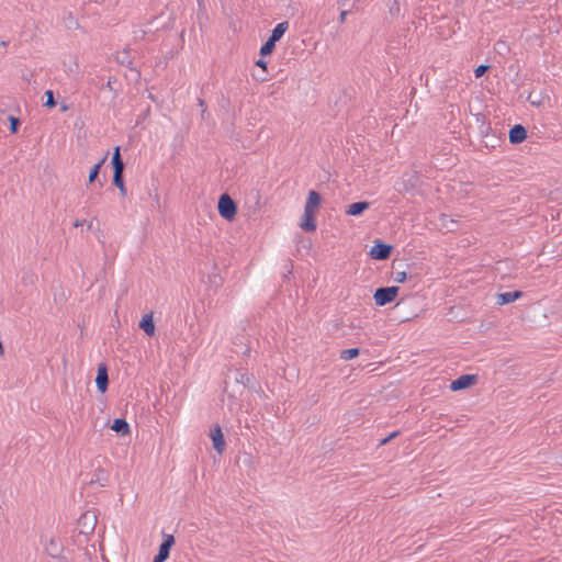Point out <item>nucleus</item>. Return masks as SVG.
Returning a JSON list of instances; mask_svg holds the SVG:
<instances>
[{
    "label": "nucleus",
    "instance_id": "obj_1",
    "mask_svg": "<svg viewBox=\"0 0 562 562\" xmlns=\"http://www.w3.org/2000/svg\"><path fill=\"white\" fill-rule=\"evenodd\" d=\"M217 210L224 220L232 222L237 215L238 206L228 193H223L218 198Z\"/></svg>",
    "mask_w": 562,
    "mask_h": 562
},
{
    "label": "nucleus",
    "instance_id": "obj_2",
    "mask_svg": "<svg viewBox=\"0 0 562 562\" xmlns=\"http://www.w3.org/2000/svg\"><path fill=\"white\" fill-rule=\"evenodd\" d=\"M400 288L396 285L378 288L373 293V300L378 306H384L395 301Z\"/></svg>",
    "mask_w": 562,
    "mask_h": 562
},
{
    "label": "nucleus",
    "instance_id": "obj_3",
    "mask_svg": "<svg viewBox=\"0 0 562 562\" xmlns=\"http://www.w3.org/2000/svg\"><path fill=\"white\" fill-rule=\"evenodd\" d=\"M235 380L237 384H241L243 389H248L260 396H265V392L254 374L237 372Z\"/></svg>",
    "mask_w": 562,
    "mask_h": 562
},
{
    "label": "nucleus",
    "instance_id": "obj_4",
    "mask_svg": "<svg viewBox=\"0 0 562 562\" xmlns=\"http://www.w3.org/2000/svg\"><path fill=\"white\" fill-rule=\"evenodd\" d=\"M393 251V246L386 243H383L380 239H376L371 247L369 255L374 260H386L391 257Z\"/></svg>",
    "mask_w": 562,
    "mask_h": 562
},
{
    "label": "nucleus",
    "instance_id": "obj_5",
    "mask_svg": "<svg viewBox=\"0 0 562 562\" xmlns=\"http://www.w3.org/2000/svg\"><path fill=\"white\" fill-rule=\"evenodd\" d=\"M210 438L212 440L213 449L222 454L226 449V441L222 430V427L218 424H215L210 429Z\"/></svg>",
    "mask_w": 562,
    "mask_h": 562
},
{
    "label": "nucleus",
    "instance_id": "obj_6",
    "mask_svg": "<svg viewBox=\"0 0 562 562\" xmlns=\"http://www.w3.org/2000/svg\"><path fill=\"white\" fill-rule=\"evenodd\" d=\"M95 384L101 393L106 392L109 387V368L104 362L98 364Z\"/></svg>",
    "mask_w": 562,
    "mask_h": 562
},
{
    "label": "nucleus",
    "instance_id": "obj_7",
    "mask_svg": "<svg viewBox=\"0 0 562 562\" xmlns=\"http://www.w3.org/2000/svg\"><path fill=\"white\" fill-rule=\"evenodd\" d=\"M476 382V374H462L456 380L451 381L450 389L452 391L465 390L473 386Z\"/></svg>",
    "mask_w": 562,
    "mask_h": 562
},
{
    "label": "nucleus",
    "instance_id": "obj_8",
    "mask_svg": "<svg viewBox=\"0 0 562 562\" xmlns=\"http://www.w3.org/2000/svg\"><path fill=\"white\" fill-rule=\"evenodd\" d=\"M528 137L527 128L521 124H515L508 132L509 143L513 145L521 144Z\"/></svg>",
    "mask_w": 562,
    "mask_h": 562
},
{
    "label": "nucleus",
    "instance_id": "obj_9",
    "mask_svg": "<svg viewBox=\"0 0 562 562\" xmlns=\"http://www.w3.org/2000/svg\"><path fill=\"white\" fill-rule=\"evenodd\" d=\"M315 214L316 213H314V212L304 210V214H303L302 221L300 223V227L304 232L312 233V232L316 231L317 225H316Z\"/></svg>",
    "mask_w": 562,
    "mask_h": 562
},
{
    "label": "nucleus",
    "instance_id": "obj_10",
    "mask_svg": "<svg viewBox=\"0 0 562 562\" xmlns=\"http://www.w3.org/2000/svg\"><path fill=\"white\" fill-rule=\"evenodd\" d=\"M45 552L50 557V558H54V559H59L61 558V553H63V550H64V547L61 546L60 541L56 538H50L46 543H45Z\"/></svg>",
    "mask_w": 562,
    "mask_h": 562
},
{
    "label": "nucleus",
    "instance_id": "obj_11",
    "mask_svg": "<svg viewBox=\"0 0 562 562\" xmlns=\"http://www.w3.org/2000/svg\"><path fill=\"white\" fill-rule=\"evenodd\" d=\"M322 195L317 191L310 190L304 210L316 213L322 204Z\"/></svg>",
    "mask_w": 562,
    "mask_h": 562
},
{
    "label": "nucleus",
    "instance_id": "obj_12",
    "mask_svg": "<svg viewBox=\"0 0 562 562\" xmlns=\"http://www.w3.org/2000/svg\"><path fill=\"white\" fill-rule=\"evenodd\" d=\"M97 522V517L94 514H89L88 512L82 514L78 520V524L82 526L81 532L89 533L94 530Z\"/></svg>",
    "mask_w": 562,
    "mask_h": 562
},
{
    "label": "nucleus",
    "instance_id": "obj_13",
    "mask_svg": "<svg viewBox=\"0 0 562 562\" xmlns=\"http://www.w3.org/2000/svg\"><path fill=\"white\" fill-rule=\"evenodd\" d=\"M139 328L149 337L155 336L156 333V326L154 322L153 313L145 314L140 322H139Z\"/></svg>",
    "mask_w": 562,
    "mask_h": 562
},
{
    "label": "nucleus",
    "instance_id": "obj_14",
    "mask_svg": "<svg viewBox=\"0 0 562 562\" xmlns=\"http://www.w3.org/2000/svg\"><path fill=\"white\" fill-rule=\"evenodd\" d=\"M524 295V293L519 290L512 291V292H504L497 294L496 303L498 305H505L515 302L516 300L520 299Z\"/></svg>",
    "mask_w": 562,
    "mask_h": 562
},
{
    "label": "nucleus",
    "instance_id": "obj_15",
    "mask_svg": "<svg viewBox=\"0 0 562 562\" xmlns=\"http://www.w3.org/2000/svg\"><path fill=\"white\" fill-rule=\"evenodd\" d=\"M111 165L113 168V173L124 172L125 164L121 156V147L120 146L114 147V150L112 154V159H111Z\"/></svg>",
    "mask_w": 562,
    "mask_h": 562
},
{
    "label": "nucleus",
    "instance_id": "obj_16",
    "mask_svg": "<svg viewBox=\"0 0 562 562\" xmlns=\"http://www.w3.org/2000/svg\"><path fill=\"white\" fill-rule=\"evenodd\" d=\"M370 207V202L359 201L349 204L346 209V214L351 216H359Z\"/></svg>",
    "mask_w": 562,
    "mask_h": 562
},
{
    "label": "nucleus",
    "instance_id": "obj_17",
    "mask_svg": "<svg viewBox=\"0 0 562 562\" xmlns=\"http://www.w3.org/2000/svg\"><path fill=\"white\" fill-rule=\"evenodd\" d=\"M109 482V473L101 465H98L93 472L90 483L106 486Z\"/></svg>",
    "mask_w": 562,
    "mask_h": 562
},
{
    "label": "nucleus",
    "instance_id": "obj_18",
    "mask_svg": "<svg viewBox=\"0 0 562 562\" xmlns=\"http://www.w3.org/2000/svg\"><path fill=\"white\" fill-rule=\"evenodd\" d=\"M111 429L121 436L128 435L131 431L130 425L124 418H115L111 425Z\"/></svg>",
    "mask_w": 562,
    "mask_h": 562
},
{
    "label": "nucleus",
    "instance_id": "obj_19",
    "mask_svg": "<svg viewBox=\"0 0 562 562\" xmlns=\"http://www.w3.org/2000/svg\"><path fill=\"white\" fill-rule=\"evenodd\" d=\"M175 537L172 535H164L162 542L159 546L158 552L162 553L167 558L170 555V550L175 546Z\"/></svg>",
    "mask_w": 562,
    "mask_h": 562
},
{
    "label": "nucleus",
    "instance_id": "obj_20",
    "mask_svg": "<svg viewBox=\"0 0 562 562\" xmlns=\"http://www.w3.org/2000/svg\"><path fill=\"white\" fill-rule=\"evenodd\" d=\"M288 29H289V22L288 21L280 22L271 31V34H270L269 37H271L272 40H276V42H279L282 38V36L284 35V33L286 32Z\"/></svg>",
    "mask_w": 562,
    "mask_h": 562
},
{
    "label": "nucleus",
    "instance_id": "obj_21",
    "mask_svg": "<svg viewBox=\"0 0 562 562\" xmlns=\"http://www.w3.org/2000/svg\"><path fill=\"white\" fill-rule=\"evenodd\" d=\"M112 183L120 190L122 198L127 195V190L124 182V172L113 173Z\"/></svg>",
    "mask_w": 562,
    "mask_h": 562
},
{
    "label": "nucleus",
    "instance_id": "obj_22",
    "mask_svg": "<svg viewBox=\"0 0 562 562\" xmlns=\"http://www.w3.org/2000/svg\"><path fill=\"white\" fill-rule=\"evenodd\" d=\"M116 61L122 65V66H126L128 67L130 69H134L133 68V61L130 57V49L128 48H125L123 49L122 52H119L116 54V57H115Z\"/></svg>",
    "mask_w": 562,
    "mask_h": 562
},
{
    "label": "nucleus",
    "instance_id": "obj_23",
    "mask_svg": "<svg viewBox=\"0 0 562 562\" xmlns=\"http://www.w3.org/2000/svg\"><path fill=\"white\" fill-rule=\"evenodd\" d=\"M106 157H108V154L99 162H97L95 165H93L91 167V169L89 171V177H88L89 184L93 183L98 179L101 167L104 164V161L106 160Z\"/></svg>",
    "mask_w": 562,
    "mask_h": 562
},
{
    "label": "nucleus",
    "instance_id": "obj_24",
    "mask_svg": "<svg viewBox=\"0 0 562 562\" xmlns=\"http://www.w3.org/2000/svg\"><path fill=\"white\" fill-rule=\"evenodd\" d=\"M276 40L268 37V40L260 47V57H267L271 55L276 48Z\"/></svg>",
    "mask_w": 562,
    "mask_h": 562
},
{
    "label": "nucleus",
    "instance_id": "obj_25",
    "mask_svg": "<svg viewBox=\"0 0 562 562\" xmlns=\"http://www.w3.org/2000/svg\"><path fill=\"white\" fill-rule=\"evenodd\" d=\"M441 225L447 228L449 232H454L458 228L457 221L449 218L446 214L441 215Z\"/></svg>",
    "mask_w": 562,
    "mask_h": 562
},
{
    "label": "nucleus",
    "instance_id": "obj_26",
    "mask_svg": "<svg viewBox=\"0 0 562 562\" xmlns=\"http://www.w3.org/2000/svg\"><path fill=\"white\" fill-rule=\"evenodd\" d=\"M360 355V349L355 347V348H349V349H345L340 352V359L342 360H351V359H355L356 357H358Z\"/></svg>",
    "mask_w": 562,
    "mask_h": 562
},
{
    "label": "nucleus",
    "instance_id": "obj_27",
    "mask_svg": "<svg viewBox=\"0 0 562 562\" xmlns=\"http://www.w3.org/2000/svg\"><path fill=\"white\" fill-rule=\"evenodd\" d=\"M487 148H496L502 143V138L496 134H492L488 138H483L482 140Z\"/></svg>",
    "mask_w": 562,
    "mask_h": 562
},
{
    "label": "nucleus",
    "instance_id": "obj_28",
    "mask_svg": "<svg viewBox=\"0 0 562 562\" xmlns=\"http://www.w3.org/2000/svg\"><path fill=\"white\" fill-rule=\"evenodd\" d=\"M8 121L10 123L9 130L11 134H16L21 126V120L14 115H9Z\"/></svg>",
    "mask_w": 562,
    "mask_h": 562
},
{
    "label": "nucleus",
    "instance_id": "obj_29",
    "mask_svg": "<svg viewBox=\"0 0 562 562\" xmlns=\"http://www.w3.org/2000/svg\"><path fill=\"white\" fill-rule=\"evenodd\" d=\"M45 102H44V105L48 109H53L56 106L57 102H56V99H55V95H54V92L53 90H46L45 93Z\"/></svg>",
    "mask_w": 562,
    "mask_h": 562
},
{
    "label": "nucleus",
    "instance_id": "obj_30",
    "mask_svg": "<svg viewBox=\"0 0 562 562\" xmlns=\"http://www.w3.org/2000/svg\"><path fill=\"white\" fill-rule=\"evenodd\" d=\"M65 25L69 30H77L79 29V22L78 20L72 15V13H68V15L64 19Z\"/></svg>",
    "mask_w": 562,
    "mask_h": 562
},
{
    "label": "nucleus",
    "instance_id": "obj_31",
    "mask_svg": "<svg viewBox=\"0 0 562 562\" xmlns=\"http://www.w3.org/2000/svg\"><path fill=\"white\" fill-rule=\"evenodd\" d=\"M480 134L482 135L483 138H488L492 136V134H496L491 124H485L484 122L482 123V125L480 126Z\"/></svg>",
    "mask_w": 562,
    "mask_h": 562
},
{
    "label": "nucleus",
    "instance_id": "obj_32",
    "mask_svg": "<svg viewBox=\"0 0 562 562\" xmlns=\"http://www.w3.org/2000/svg\"><path fill=\"white\" fill-rule=\"evenodd\" d=\"M490 68H491L490 65H480V66H477L474 69L475 78H481L482 76H484L488 71Z\"/></svg>",
    "mask_w": 562,
    "mask_h": 562
},
{
    "label": "nucleus",
    "instance_id": "obj_33",
    "mask_svg": "<svg viewBox=\"0 0 562 562\" xmlns=\"http://www.w3.org/2000/svg\"><path fill=\"white\" fill-rule=\"evenodd\" d=\"M407 279V273L405 271L396 272L394 280L398 283H404Z\"/></svg>",
    "mask_w": 562,
    "mask_h": 562
},
{
    "label": "nucleus",
    "instance_id": "obj_34",
    "mask_svg": "<svg viewBox=\"0 0 562 562\" xmlns=\"http://www.w3.org/2000/svg\"><path fill=\"white\" fill-rule=\"evenodd\" d=\"M115 81H116V78H115V77H109V79H108L106 83H105V85H103V83H102V85L100 86V89L108 88L109 90H111V91H112V90H114L112 85H113Z\"/></svg>",
    "mask_w": 562,
    "mask_h": 562
},
{
    "label": "nucleus",
    "instance_id": "obj_35",
    "mask_svg": "<svg viewBox=\"0 0 562 562\" xmlns=\"http://www.w3.org/2000/svg\"><path fill=\"white\" fill-rule=\"evenodd\" d=\"M265 57H261L260 59H258L256 61V66L262 68L265 71H267V66H268V63L266 60H263Z\"/></svg>",
    "mask_w": 562,
    "mask_h": 562
},
{
    "label": "nucleus",
    "instance_id": "obj_36",
    "mask_svg": "<svg viewBox=\"0 0 562 562\" xmlns=\"http://www.w3.org/2000/svg\"><path fill=\"white\" fill-rule=\"evenodd\" d=\"M168 558L164 555L162 553L158 552L154 559L153 562H165Z\"/></svg>",
    "mask_w": 562,
    "mask_h": 562
},
{
    "label": "nucleus",
    "instance_id": "obj_37",
    "mask_svg": "<svg viewBox=\"0 0 562 562\" xmlns=\"http://www.w3.org/2000/svg\"><path fill=\"white\" fill-rule=\"evenodd\" d=\"M198 104L199 106L202 108V114L206 111V104H205V101L202 99V98H199L198 99Z\"/></svg>",
    "mask_w": 562,
    "mask_h": 562
},
{
    "label": "nucleus",
    "instance_id": "obj_38",
    "mask_svg": "<svg viewBox=\"0 0 562 562\" xmlns=\"http://www.w3.org/2000/svg\"><path fill=\"white\" fill-rule=\"evenodd\" d=\"M85 223H86V220H76L74 222V226L75 227H80V226H83Z\"/></svg>",
    "mask_w": 562,
    "mask_h": 562
},
{
    "label": "nucleus",
    "instance_id": "obj_39",
    "mask_svg": "<svg viewBox=\"0 0 562 562\" xmlns=\"http://www.w3.org/2000/svg\"><path fill=\"white\" fill-rule=\"evenodd\" d=\"M400 432H401L400 430L393 431L392 434H390L387 436V439L393 440L394 438H396L400 435Z\"/></svg>",
    "mask_w": 562,
    "mask_h": 562
},
{
    "label": "nucleus",
    "instance_id": "obj_40",
    "mask_svg": "<svg viewBox=\"0 0 562 562\" xmlns=\"http://www.w3.org/2000/svg\"><path fill=\"white\" fill-rule=\"evenodd\" d=\"M149 111H150V108H149V106H147V109H146L145 113H143V115H138V119H137V122H136V123L138 124V123H139V121H140V119H144V117L149 113Z\"/></svg>",
    "mask_w": 562,
    "mask_h": 562
},
{
    "label": "nucleus",
    "instance_id": "obj_41",
    "mask_svg": "<svg viewBox=\"0 0 562 562\" xmlns=\"http://www.w3.org/2000/svg\"><path fill=\"white\" fill-rule=\"evenodd\" d=\"M390 441H391V440H390V439H387V437H385V438H383V439H381V440H380V446H385V445H387Z\"/></svg>",
    "mask_w": 562,
    "mask_h": 562
},
{
    "label": "nucleus",
    "instance_id": "obj_42",
    "mask_svg": "<svg viewBox=\"0 0 562 562\" xmlns=\"http://www.w3.org/2000/svg\"><path fill=\"white\" fill-rule=\"evenodd\" d=\"M347 12L346 11H342L340 13V21L344 22L345 21V16H346Z\"/></svg>",
    "mask_w": 562,
    "mask_h": 562
},
{
    "label": "nucleus",
    "instance_id": "obj_43",
    "mask_svg": "<svg viewBox=\"0 0 562 562\" xmlns=\"http://www.w3.org/2000/svg\"><path fill=\"white\" fill-rule=\"evenodd\" d=\"M250 352V348L249 347H246L244 350H243V353L244 355H249Z\"/></svg>",
    "mask_w": 562,
    "mask_h": 562
},
{
    "label": "nucleus",
    "instance_id": "obj_44",
    "mask_svg": "<svg viewBox=\"0 0 562 562\" xmlns=\"http://www.w3.org/2000/svg\"><path fill=\"white\" fill-rule=\"evenodd\" d=\"M0 46H1V47H7V46H8V42H5V41H1V42H0Z\"/></svg>",
    "mask_w": 562,
    "mask_h": 562
},
{
    "label": "nucleus",
    "instance_id": "obj_45",
    "mask_svg": "<svg viewBox=\"0 0 562 562\" xmlns=\"http://www.w3.org/2000/svg\"><path fill=\"white\" fill-rule=\"evenodd\" d=\"M140 32H142V33H139V36H140V37H144V36H145V34H146V32H145V31H140Z\"/></svg>",
    "mask_w": 562,
    "mask_h": 562
},
{
    "label": "nucleus",
    "instance_id": "obj_46",
    "mask_svg": "<svg viewBox=\"0 0 562 562\" xmlns=\"http://www.w3.org/2000/svg\"><path fill=\"white\" fill-rule=\"evenodd\" d=\"M140 32H142V33H139V36H140V37H144V36H145V34H146V32H145V31H140Z\"/></svg>",
    "mask_w": 562,
    "mask_h": 562
},
{
    "label": "nucleus",
    "instance_id": "obj_47",
    "mask_svg": "<svg viewBox=\"0 0 562 562\" xmlns=\"http://www.w3.org/2000/svg\"><path fill=\"white\" fill-rule=\"evenodd\" d=\"M257 80L265 81V80H266V77L257 78Z\"/></svg>",
    "mask_w": 562,
    "mask_h": 562
},
{
    "label": "nucleus",
    "instance_id": "obj_48",
    "mask_svg": "<svg viewBox=\"0 0 562 562\" xmlns=\"http://www.w3.org/2000/svg\"><path fill=\"white\" fill-rule=\"evenodd\" d=\"M67 109H68L67 105L64 104L61 108V111H66Z\"/></svg>",
    "mask_w": 562,
    "mask_h": 562
},
{
    "label": "nucleus",
    "instance_id": "obj_49",
    "mask_svg": "<svg viewBox=\"0 0 562 562\" xmlns=\"http://www.w3.org/2000/svg\"><path fill=\"white\" fill-rule=\"evenodd\" d=\"M291 269L289 270V273H292V262L290 261Z\"/></svg>",
    "mask_w": 562,
    "mask_h": 562
}]
</instances>
